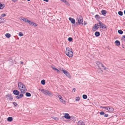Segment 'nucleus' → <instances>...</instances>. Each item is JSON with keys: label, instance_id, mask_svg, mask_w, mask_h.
<instances>
[{"label": "nucleus", "instance_id": "f257e3e1", "mask_svg": "<svg viewBox=\"0 0 125 125\" xmlns=\"http://www.w3.org/2000/svg\"><path fill=\"white\" fill-rule=\"evenodd\" d=\"M19 89L20 90L21 93L24 94L27 91V89L25 85L22 83L19 82L18 83Z\"/></svg>", "mask_w": 125, "mask_h": 125}, {"label": "nucleus", "instance_id": "f03ea898", "mask_svg": "<svg viewBox=\"0 0 125 125\" xmlns=\"http://www.w3.org/2000/svg\"><path fill=\"white\" fill-rule=\"evenodd\" d=\"M66 54L69 57H72L73 55V53L72 51V49L68 47H67L66 50Z\"/></svg>", "mask_w": 125, "mask_h": 125}, {"label": "nucleus", "instance_id": "7ed1b4c3", "mask_svg": "<svg viewBox=\"0 0 125 125\" xmlns=\"http://www.w3.org/2000/svg\"><path fill=\"white\" fill-rule=\"evenodd\" d=\"M96 63L98 67V70L100 71V72H103V71L102 70H101V68L100 67H102V68H103V69L104 70H106V68L104 67V65L102 63L99 62H96Z\"/></svg>", "mask_w": 125, "mask_h": 125}, {"label": "nucleus", "instance_id": "20e7f679", "mask_svg": "<svg viewBox=\"0 0 125 125\" xmlns=\"http://www.w3.org/2000/svg\"><path fill=\"white\" fill-rule=\"evenodd\" d=\"M43 93L44 94L50 97L53 96V94L52 92L47 90H44Z\"/></svg>", "mask_w": 125, "mask_h": 125}, {"label": "nucleus", "instance_id": "39448f33", "mask_svg": "<svg viewBox=\"0 0 125 125\" xmlns=\"http://www.w3.org/2000/svg\"><path fill=\"white\" fill-rule=\"evenodd\" d=\"M101 21H99V23L95 24L93 27V29L94 30H96L98 29V28L100 27Z\"/></svg>", "mask_w": 125, "mask_h": 125}, {"label": "nucleus", "instance_id": "423d86ee", "mask_svg": "<svg viewBox=\"0 0 125 125\" xmlns=\"http://www.w3.org/2000/svg\"><path fill=\"white\" fill-rule=\"evenodd\" d=\"M77 18L79 24H82L83 25V23H82L83 22V18L82 16L80 15L77 17Z\"/></svg>", "mask_w": 125, "mask_h": 125}, {"label": "nucleus", "instance_id": "0eeeda50", "mask_svg": "<svg viewBox=\"0 0 125 125\" xmlns=\"http://www.w3.org/2000/svg\"><path fill=\"white\" fill-rule=\"evenodd\" d=\"M5 97L7 98L8 100L12 101L13 99V97L10 94H8L5 96Z\"/></svg>", "mask_w": 125, "mask_h": 125}, {"label": "nucleus", "instance_id": "6e6552de", "mask_svg": "<svg viewBox=\"0 0 125 125\" xmlns=\"http://www.w3.org/2000/svg\"><path fill=\"white\" fill-rule=\"evenodd\" d=\"M64 74L66 75L69 78L71 79V76L69 73L66 70L63 73Z\"/></svg>", "mask_w": 125, "mask_h": 125}, {"label": "nucleus", "instance_id": "1a4fd4ad", "mask_svg": "<svg viewBox=\"0 0 125 125\" xmlns=\"http://www.w3.org/2000/svg\"><path fill=\"white\" fill-rule=\"evenodd\" d=\"M19 19L24 21L25 22H28L29 23L30 20H28L27 18L23 17H21L19 18Z\"/></svg>", "mask_w": 125, "mask_h": 125}, {"label": "nucleus", "instance_id": "9d476101", "mask_svg": "<svg viewBox=\"0 0 125 125\" xmlns=\"http://www.w3.org/2000/svg\"><path fill=\"white\" fill-rule=\"evenodd\" d=\"M107 110L109 112L111 113L113 112L114 110V108L110 106H108Z\"/></svg>", "mask_w": 125, "mask_h": 125}, {"label": "nucleus", "instance_id": "9b49d317", "mask_svg": "<svg viewBox=\"0 0 125 125\" xmlns=\"http://www.w3.org/2000/svg\"><path fill=\"white\" fill-rule=\"evenodd\" d=\"M29 24L35 27L37 26V24L35 23H34L32 22L31 21H29Z\"/></svg>", "mask_w": 125, "mask_h": 125}, {"label": "nucleus", "instance_id": "f8f14e48", "mask_svg": "<svg viewBox=\"0 0 125 125\" xmlns=\"http://www.w3.org/2000/svg\"><path fill=\"white\" fill-rule=\"evenodd\" d=\"M64 117L66 119H69L71 118V117L69 115V114L67 113H65L64 114Z\"/></svg>", "mask_w": 125, "mask_h": 125}, {"label": "nucleus", "instance_id": "ddd939ff", "mask_svg": "<svg viewBox=\"0 0 125 125\" xmlns=\"http://www.w3.org/2000/svg\"><path fill=\"white\" fill-rule=\"evenodd\" d=\"M69 19L72 23L74 24L75 23V20L74 19L72 18L71 17H70L69 18Z\"/></svg>", "mask_w": 125, "mask_h": 125}, {"label": "nucleus", "instance_id": "4468645a", "mask_svg": "<svg viewBox=\"0 0 125 125\" xmlns=\"http://www.w3.org/2000/svg\"><path fill=\"white\" fill-rule=\"evenodd\" d=\"M13 93L15 95H18L19 94V92L17 90H14L13 91Z\"/></svg>", "mask_w": 125, "mask_h": 125}, {"label": "nucleus", "instance_id": "2eb2a0df", "mask_svg": "<svg viewBox=\"0 0 125 125\" xmlns=\"http://www.w3.org/2000/svg\"><path fill=\"white\" fill-rule=\"evenodd\" d=\"M100 27L102 28V29H105L106 28V27L105 25L101 21Z\"/></svg>", "mask_w": 125, "mask_h": 125}, {"label": "nucleus", "instance_id": "dca6fc26", "mask_svg": "<svg viewBox=\"0 0 125 125\" xmlns=\"http://www.w3.org/2000/svg\"><path fill=\"white\" fill-rule=\"evenodd\" d=\"M5 20L3 18L0 16V23H2L4 22Z\"/></svg>", "mask_w": 125, "mask_h": 125}, {"label": "nucleus", "instance_id": "f3484780", "mask_svg": "<svg viewBox=\"0 0 125 125\" xmlns=\"http://www.w3.org/2000/svg\"><path fill=\"white\" fill-rule=\"evenodd\" d=\"M115 43L116 44V45L117 46H118L120 45V42L119 41L116 40L115 42Z\"/></svg>", "mask_w": 125, "mask_h": 125}, {"label": "nucleus", "instance_id": "a211bd4d", "mask_svg": "<svg viewBox=\"0 0 125 125\" xmlns=\"http://www.w3.org/2000/svg\"><path fill=\"white\" fill-rule=\"evenodd\" d=\"M63 104H65L66 103V101L62 98L59 100Z\"/></svg>", "mask_w": 125, "mask_h": 125}, {"label": "nucleus", "instance_id": "6ab92c4d", "mask_svg": "<svg viewBox=\"0 0 125 125\" xmlns=\"http://www.w3.org/2000/svg\"><path fill=\"white\" fill-rule=\"evenodd\" d=\"M5 36L8 38H10L11 36L10 34L9 33H6L5 35Z\"/></svg>", "mask_w": 125, "mask_h": 125}, {"label": "nucleus", "instance_id": "aec40b11", "mask_svg": "<svg viewBox=\"0 0 125 125\" xmlns=\"http://www.w3.org/2000/svg\"><path fill=\"white\" fill-rule=\"evenodd\" d=\"M101 13H102V14L103 15H105V14H106V11L104 10H102L101 11Z\"/></svg>", "mask_w": 125, "mask_h": 125}, {"label": "nucleus", "instance_id": "412c9836", "mask_svg": "<svg viewBox=\"0 0 125 125\" xmlns=\"http://www.w3.org/2000/svg\"><path fill=\"white\" fill-rule=\"evenodd\" d=\"M25 95L27 97H29L31 96V94L30 93L27 92L25 94Z\"/></svg>", "mask_w": 125, "mask_h": 125}, {"label": "nucleus", "instance_id": "4be33fe9", "mask_svg": "<svg viewBox=\"0 0 125 125\" xmlns=\"http://www.w3.org/2000/svg\"><path fill=\"white\" fill-rule=\"evenodd\" d=\"M13 120L12 118L11 117H9L7 118V120L9 122Z\"/></svg>", "mask_w": 125, "mask_h": 125}, {"label": "nucleus", "instance_id": "5701e85b", "mask_svg": "<svg viewBox=\"0 0 125 125\" xmlns=\"http://www.w3.org/2000/svg\"><path fill=\"white\" fill-rule=\"evenodd\" d=\"M4 7V4H2L0 2V9H2Z\"/></svg>", "mask_w": 125, "mask_h": 125}, {"label": "nucleus", "instance_id": "b1692460", "mask_svg": "<svg viewBox=\"0 0 125 125\" xmlns=\"http://www.w3.org/2000/svg\"><path fill=\"white\" fill-rule=\"evenodd\" d=\"M100 33L98 31L96 32L95 33V35L97 37L99 36L100 35Z\"/></svg>", "mask_w": 125, "mask_h": 125}, {"label": "nucleus", "instance_id": "393cba45", "mask_svg": "<svg viewBox=\"0 0 125 125\" xmlns=\"http://www.w3.org/2000/svg\"><path fill=\"white\" fill-rule=\"evenodd\" d=\"M41 83L43 85L45 84V81L44 80H42L41 82Z\"/></svg>", "mask_w": 125, "mask_h": 125}, {"label": "nucleus", "instance_id": "a878e982", "mask_svg": "<svg viewBox=\"0 0 125 125\" xmlns=\"http://www.w3.org/2000/svg\"><path fill=\"white\" fill-rule=\"evenodd\" d=\"M64 3L67 6H70V4L66 0L64 2Z\"/></svg>", "mask_w": 125, "mask_h": 125}, {"label": "nucleus", "instance_id": "bb28decb", "mask_svg": "<svg viewBox=\"0 0 125 125\" xmlns=\"http://www.w3.org/2000/svg\"><path fill=\"white\" fill-rule=\"evenodd\" d=\"M59 70L60 71H61L63 73H64V71L65 70L63 69V68H59Z\"/></svg>", "mask_w": 125, "mask_h": 125}, {"label": "nucleus", "instance_id": "cd10ccee", "mask_svg": "<svg viewBox=\"0 0 125 125\" xmlns=\"http://www.w3.org/2000/svg\"><path fill=\"white\" fill-rule=\"evenodd\" d=\"M53 119L56 121H57L58 120V118L57 117L53 116L52 117Z\"/></svg>", "mask_w": 125, "mask_h": 125}, {"label": "nucleus", "instance_id": "c85d7f7f", "mask_svg": "<svg viewBox=\"0 0 125 125\" xmlns=\"http://www.w3.org/2000/svg\"><path fill=\"white\" fill-rule=\"evenodd\" d=\"M80 99V98L79 97H76L75 98V101H79Z\"/></svg>", "mask_w": 125, "mask_h": 125}, {"label": "nucleus", "instance_id": "c756f323", "mask_svg": "<svg viewBox=\"0 0 125 125\" xmlns=\"http://www.w3.org/2000/svg\"><path fill=\"white\" fill-rule=\"evenodd\" d=\"M118 32L120 34H122L123 32V31L121 30H118Z\"/></svg>", "mask_w": 125, "mask_h": 125}, {"label": "nucleus", "instance_id": "7c9ffc66", "mask_svg": "<svg viewBox=\"0 0 125 125\" xmlns=\"http://www.w3.org/2000/svg\"><path fill=\"white\" fill-rule=\"evenodd\" d=\"M83 98L84 99H86L87 98V96L86 95L84 94L83 95Z\"/></svg>", "mask_w": 125, "mask_h": 125}, {"label": "nucleus", "instance_id": "2f4dec72", "mask_svg": "<svg viewBox=\"0 0 125 125\" xmlns=\"http://www.w3.org/2000/svg\"><path fill=\"white\" fill-rule=\"evenodd\" d=\"M118 14L120 16H122L123 15V12L121 11H119L118 12Z\"/></svg>", "mask_w": 125, "mask_h": 125}, {"label": "nucleus", "instance_id": "473e14b6", "mask_svg": "<svg viewBox=\"0 0 125 125\" xmlns=\"http://www.w3.org/2000/svg\"><path fill=\"white\" fill-rule=\"evenodd\" d=\"M19 35L20 36H22L23 35V34L22 32H19Z\"/></svg>", "mask_w": 125, "mask_h": 125}, {"label": "nucleus", "instance_id": "72a5a7b5", "mask_svg": "<svg viewBox=\"0 0 125 125\" xmlns=\"http://www.w3.org/2000/svg\"><path fill=\"white\" fill-rule=\"evenodd\" d=\"M95 18L96 19H99L100 18V17H99V16L98 15H96L95 16Z\"/></svg>", "mask_w": 125, "mask_h": 125}, {"label": "nucleus", "instance_id": "f704fd0d", "mask_svg": "<svg viewBox=\"0 0 125 125\" xmlns=\"http://www.w3.org/2000/svg\"><path fill=\"white\" fill-rule=\"evenodd\" d=\"M13 104L15 106H16L18 105L15 102H13Z\"/></svg>", "mask_w": 125, "mask_h": 125}, {"label": "nucleus", "instance_id": "c9c22d12", "mask_svg": "<svg viewBox=\"0 0 125 125\" xmlns=\"http://www.w3.org/2000/svg\"><path fill=\"white\" fill-rule=\"evenodd\" d=\"M68 40L70 42L72 41L73 40V39L72 38L70 37L68 38Z\"/></svg>", "mask_w": 125, "mask_h": 125}, {"label": "nucleus", "instance_id": "e433bc0d", "mask_svg": "<svg viewBox=\"0 0 125 125\" xmlns=\"http://www.w3.org/2000/svg\"><path fill=\"white\" fill-rule=\"evenodd\" d=\"M100 107L103 108L104 109H106L107 110L108 108H107L108 106H106V107L101 106V107Z\"/></svg>", "mask_w": 125, "mask_h": 125}, {"label": "nucleus", "instance_id": "4c0bfd02", "mask_svg": "<svg viewBox=\"0 0 125 125\" xmlns=\"http://www.w3.org/2000/svg\"><path fill=\"white\" fill-rule=\"evenodd\" d=\"M122 40L124 41H125V35H124L122 37Z\"/></svg>", "mask_w": 125, "mask_h": 125}, {"label": "nucleus", "instance_id": "58836bf2", "mask_svg": "<svg viewBox=\"0 0 125 125\" xmlns=\"http://www.w3.org/2000/svg\"><path fill=\"white\" fill-rule=\"evenodd\" d=\"M57 97L58 98H59V100L62 98V96L61 95H58L57 96Z\"/></svg>", "mask_w": 125, "mask_h": 125}, {"label": "nucleus", "instance_id": "ea45409f", "mask_svg": "<svg viewBox=\"0 0 125 125\" xmlns=\"http://www.w3.org/2000/svg\"><path fill=\"white\" fill-rule=\"evenodd\" d=\"M24 94H21L19 95V97L20 98H21L23 96V95Z\"/></svg>", "mask_w": 125, "mask_h": 125}, {"label": "nucleus", "instance_id": "a19ab883", "mask_svg": "<svg viewBox=\"0 0 125 125\" xmlns=\"http://www.w3.org/2000/svg\"><path fill=\"white\" fill-rule=\"evenodd\" d=\"M45 89H39V90L42 92L43 93V92L44 91V90Z\"/></svg>", "mask_w": 125, "mask_h": 125}, {"label": "nucleus", "instance_id": "79ce46f5", "mask_svg": "<svg viewBox=\"0 0 125 125\" xmlns=\"http://www.w3.org/2000/svg\"><path fill=\"white\" fill-rule=\"evenodd\" d=\"M6 16V15L5 14H1V16L2 17H4Z\"/></svg>", "mask_w": 125, "mask_h": 125}, {"label": "nucleus", "instance_id": "37998d69", "mask_svg": "<svg viewBox=\"0 0 125 125\" xmlns=\"http://www.w3.org/2000/svg\"><path fill=\"white\" fill-rule=\"evenodd\" d=\"M51 67L52 69H53V70H55V69H56V68H55V67L54 66H53V65L51 66Z\"/></svg>", "mask_w": 125, "mask_h": 125}, {"label": "nucleus", "instance_id": "c03bdc74", "mask_svg": "<svg viewBox=\"0 0 125 125\" xmlns=\"http://www.w3.org/2000/svg\"><path fill=\"white\" fill-rule=\"evenodd\" d=\"M100 114L101 115H103L104 114V113L102 111L100 112Z\"/></svg>", "mask_w": 125, "mask_h": 125}, {"label": "nucleus", "instance_id": "a18cd8bd", "mask_svg": "<svg viewBox=\"0 0 125 125\" xmlns=\"http://www.w3.org/2000/svg\"><path fill=\"white\" fill-rule=\"evenodd\" d=\"M16 98L17 99H20L19 95H18L16 96Z\"/></svg>", "mask_w": 125, "mask_h": 125}, {"label": "nucleus", "instance_id": "49530a36", "mask_svg": "<svg viewBox=\"0 0 125 125\" xmlns=\"http://www.w3.org/2000/svg\"><path fill=\"white\" fill-rule=\"evenodd\" d=\"M55 70H56L58 72H59V70H58V69L56 68V69H55Z\"/></svg>", "mask_w": 125, "mask_h": 125}, {"label": "nucleus", "instance_id": "de8ad7c7", "mask_svg": "<svg viewBox=\"0 0 125 125\" xmlns=\"http://www.w3.org/2000/svg\"><path fill=\"white\" fill-rule=\"evenodd\" d=\"M108 114H105L104 115V116L105 117H107L108 116Z\"/></svg>", "mask_w": 125, "mask_h": 125}, {"label": "nucleus", "instance_id": "09e8293b", "mask_svg": "<svg viewBox=\"0 0 125 125\" xmlns=\"http://www.w3.org/2000/svg\"><path fill=\"white\" fill-rule=\"evenodd\" d=\"M12 1L14 2H16L17 0H11Z\"/></svg>", "mask_w": 125, "mask_h": 125}, {"label": "nucleus", "instance_id": "8fccbe9b", "mask_svg": "<svg viewBox=\"0 0 125 125\" xmlns=\"http://www.w3.org/2000/svg\"><path fill=\"white\" fill-rule=\"evenodd\" d=\"M73 91H74V92H75V88H74L73 89Z\"/></svg>", "mask_w": 125, "mask_h": 125}, {"label": "nucleus", "instance_id": "3c124183", "mask_svg": "<svg viewBox=\"0 0 125 125\" xmlns=\"http://www.w3.org/2000/svg\"><path fill=\"white\" fill-rule=\"evenodd\" d=\"M61 1L63 2H65V0H60Z\"/></svg>", "mask_w": 125, "mask_h": 125}, {"label": "nucleus", "instance_id": "603ef678", "mask_svg": "<svg viewBox=\"0 0 125 125\" xmlns=\"http://www.w3.org/2000/svg\"><path fill=\"white\" fill-rule=\"evenodd\" d=\"M43 0L44 1H45L46 2H48L49 1V0Z\"/></svg>", "mask_w": 125, "mask_h": 125}, {"label": "nucleus", "instance_id": "864d4df0", "mask_svg": "<svg viewBox=\"0 0 125 125\" xmlns=\"http://www.w3.org/2000/svg\"><path fill=\"white\" fill-rule=\"evenodd\" d=\"M84 25H86V22H85V21H84Z\"/></svg>", "mask_w": 125, "mask_h": 125}, {"label": "nucleus", "instance_id": "5fc2aeb1", "mask_svg": "<svg viewBox=\"0 0 125 125\" xmlns=\"http://www.w3.org/2000/svg\"><path fill=\"white\" fill-rule=\"evenodd\" d=\"M82 124H81V125H84V124H84V123L83 122H82Z\"/></svg>", "mask_w": 125, "mask_h": 125}, {"label": "nucleus", "instance_id": "6e6d98bb", "mask_svg": "<svg viewBox=\"0 0 125 125\" xmlns=\"http://www.w3.org/2000/svg\"><path fill=\"white\" fill-rule=\"evenodd\" d=\"M20 62L21 63V64H22L23 63V62H22L21 61Z\"/></svg>", "mask_w": 125, "mask_h": 125}, {"label": "nucleus", "instance_id": "4d7b16f0", "mask_svg": "<svg viewBox=\"0 0 125 125\" xmlns=\"http://www.w3.org/2000/svg\"><path fill=\"white\" fill-rule=\"evenodd\" d=\"M124 13L125 14V10L124 11Z\"/></svg>", "mask_w": 125, "mask_h": 125}, {"label": "nucleus", "instance_id": "13d9d810", "mask_svg": "<svg viewBox=\"0 0 125 125\" xmlns=\"http://www.w3.org/2000/svg\"><path fill=\"white\" fill-rule=\"evenodd\" d=\"M28 1H30L31 0H27Z\"/></svg>", "mask_w": 125, "mask_h": 125}]
</instances>
